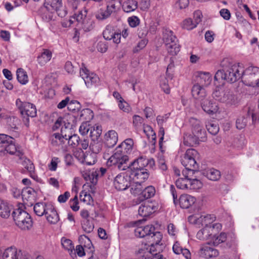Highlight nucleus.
Segmentation results:
<instances>
[{
  "mask_svg": "<svg viewBox=\"0 0 259 259\" xmlns=\"http://www.w3.org/2000/svg\"><path fill=\"white\" fill-rule=\"evenodd\" d=\"M247 118L244 116L239 117L236 122V127L239 130H242L244 128L247 124Z\"/></svg>",
  "mask_w": 259,
  "mask_h": 259,
  "instance_id": "nucleus-59",
  "label": "nucleus"
},
{
  "mask_svg": "<svg viewBox=\"0 0 259 259\" xmlns=\"http://www.w3.org/2000/svg\"><path fill=\"white\" fill-rule=\"evenodd\" d=\"M81 108V105L76 100H71L68 105V109L69 111L75 112L79 111Z\"/></svg>",
  "mask_w": 259,
  "mask_h": 259,
  "instance_id": "nucleus-57",
  "label": "nucleus"
},
{
  "mask_svg": "<svg viewBox=\"0 0 259 259\" xmlns=\"http://www.w3.org/2000/svg\"><path fill=\"white\" fill-rule=\"evenodd\" d=\"M189 122L192 126L193 135L201 139L205 137V131L203 128L200 121L196 118L192 117L190 118Z\"/></svg>",
  "mask_w": 259,
  "mask_h": 259,
  "instance_id": "nucleus-15",
  "label": "nucleus"
},
{
  "mask_svg": "<svg viewBox=\"0 0 259 259\" xmlns=\"http://www.w3.org/2000/svg\"><path fill=\"white\" fill-rule=\"evenodd\" d=\"M47 210H48L47 213H46L45 215L47 221L51 224H56L59 221V218L54 206L52 204H49L48 208Z\"/></svg>",
  "mask_w": 259,
  "mask_h": 259,
  "instance_id": "nucleus-24",
  "label": "nucleus"
},
{
  "mask_svg": "<svg viewBox=\"0 0 259 259\" xmlns=\"http://www.w3.org/2000/svg\"><path fill=\"white\" fill-rule=\"evenodd\" d=\"M62 4V0H45L44 7L47 9H51L55 12L58 9L61 7Z\"/></svg>",
  "mask_w": 259,
  "mask_h": 259,
  "instance_id": "nucleus-36",
  "label": "nucleus"
},
{
  "mask_svg": "<svg viewBox=\"0 0 259 259\" xmlns=\"http://www.w3.org/2000/svg\"><path fill=\"white\" fill-rule=\"evenodd\" d=\"M134 141L132 139H127L124 140L118 147L123 149L124 151V153H130L133 147Z\"/></svg>",
  "mask_w": 259,
  "mask_h": 259,
  "instance_id": "nucleus-43",
  "label": "nucleus"
},
{
  "mask_svg": "<svg viewBox=\"0 0 259 259\" xmlns=\"http://www.w3.org/2000/svg\"><path fill=\"white\" fill-rule=\"evenodd\" d=\"M12 206L7 202L0 198V216L3 218H8L10 215Z\"/></svg>",
  "mask_w": 259,
  "mask_h": 259,
  "instance_id": "nucleus-26",
  "label": "nucleus"
},
{
  "mask_svg": "<svg viewBox=\"0 0 259 259\" xmlns=\"http://www.w3.org/2000/svg\"><path fill=\"white\" fill-rule=\"evenodd\" d=\"M224 69L218 70L216 72L214 76V81L226 80L229 83H234L241 77L242 78L244 69L239 64L229 63Z\"/></svg>",
  "mask_w": 259,
  "mask_h": 259,
  "instance_id": "nucleus-2",
  "label": "nucleus"
},
{
  "mask_svg": "<svg viewBox=\"0 0 259 259\" xmlns=\"http://www.w3.org/2000/svg\"><path fill=\"white\" fill-rule=\"evenodd\" d=\"M78 241L80 243V245H82V247L91 249L93 247V244L91 240L85 235H80L78 238Z\"/></svg>",
  "mask_w": 259,
  "mask_h": 259,
  "instance_id": "nucleus-48",
  "label": "nucleus"
},
{
  "mask_svg": "<svg viewBox=\"0 0 259 259\" xmlns=\"http://www.w3.org/2000/svg\"><path fill=\"white\" fill-rule=\"evenodd\" d=\"M192 95L193 97L196 100L200 101L205 99L206 96V93L203 86L198 83L195 84L191 90Z\"/></svg>",
  "mask_w": 259,
  "mask_h": 259,
  "instance_id": "nucleus-20",
  "label": "nucleus"
},
{
  "mask_svg": "<svg viewBox=\"0 0 259 259\" xmlns=\"http://www.w3.org/2000/svg\"><path fill=\"white\" fill-rule=\"evenodd\" d=\"M82 228L85 232L89 233L93 231L94 227V225L89 220H86L82 224Z\"/></svg>",
  "mask_w": 259,
  "mask_h": 259,
  "instance_id": "nucleus-63",
  "label": "nucleus"
},
{
  "mask_svg": "<svg viewBox=\"0 0 259 259\" xmlns=\"http://www.w3.org/2000/svg\"><path fill=\"white\" fill-rule=\"evenodd\" d=\"M162 238V235L160 232L154 231L152 232L151 235L149 236L148 239L147 240L148 243V246L150 245H154V244L160 243Z\"/></svg>",
  "mask_w": 259,
  "mask_h": 259,
  "instance_id": "nucleus-34",
  "label": "nucleus"
},
{
  "mask_svg": "<svg viewBox=\"0 0 259 259\" xmlns=\"http://www.w3.org/2000/svg\"><path fill=\"white\" fill-rule=\"evenodd\" d=\"M80 139L76 134H73L70 137H69L67 141L69 145L74 147L79 144Z\"/></svg>",
  "mask_w": 259,
  "mask_h": 259,
  "instance_id": "nucleus-58",
  "label": "nucleus"
},
{
  "mask_svg": "<svg viewBox=\"0 0 259 259\" xmlns=\"http://www.w3.org/2000/svg\"><path fill=\"white\" fill-rule=\"evenodd\" d=\"M81 153L82 155L83 156V162L88 165H91L95 164L96 162V159L93 157V155L92 154H87V155H84L83 151H81Z\"/></svg>",
  "mask_w": 259,
  "mask_h": 259,
  "instance_id": "nucleus-54",
  "label": "nucleus"
},
{
  "mask_svg": "<svg viewBox=\"0 0 259 259\" xmlns=\"http://www.w3.org/2000/svg\"><path fill=\"white\" fill-rule=\"evenodd\" d=\"M50 141L53 146L56 147L64 144L66 140L61 133H54L51 136Z\"/></svg>",
  "mask_w": 259,
  "mask_h": 259,
  "instance_id": "nucleus-29",
  "label": "nucleus"
},
{
  "mask_svg": "<svg viewBox=\"0 0 259 259\" xmlns=\"http://www.w3.org/2000/svg\"><path fill=\"white\" fill-rule=\"evenodd\" d=\"M198 77L200 83L203 87L208 86L212 81V75L208 72H199Z\"/></svg>",
  "mask_w": 259,
  "mask_h": 259,
  "instance_id": "nucleus-27",
  "label": "nucleus"
},
{
  "mask_svg": "<svg viewBox=\"0 0 259 259\" xmlns=\"http://www.w3.org/2000/svg\"><path fill=\"white\" fill-rule=\"evenodd\" d=\"M195 201V197L188 194H183L179 198V205L182 208H188L193 204Z\"/></svg>",
  "mask_w": 259,
  "mask_h": 259,
  "instance_id": "nucleus-23",
  "label": "nucleus"
},
{
  "mask_svg": "<svg viewBox=\"0 0 259 259\" xmlns=\"http://www.w3.org/2000/svg\"><path fill=\"white\" fill-rule=\"evenodd\" d=\"M102 127L100 125H95L91 128L90 136L92 141H97L102 134Z\"/></svg>",
  "mask_w": 259,
  "mask_h": 259,
  "instance_id": "nucleus-38",
  "label": "nucleus"
},
{
  "mask_svg": "<svg viewBox=\"0 0 259 259\" xmlns=\"http://www.w3.org/2000/svg\"><path fill=\"white\" fill-rule=\"evenodd\" d=\"M242 81L247 86L259 87V68L249 67L244 70Z\"/></svg>",
  "mask_w": 259,
  "mask_h": 259,
  "instance_id": "nucleus-5",
  "label": "nucleus"
},
{
  "mask_svg": "<svg viewBox=\"0 0 259 259\" xmlns=\"http://www.w3.org/2000/svg\"><path fill=\"white\" fill-rule=\"evenodd\" d=\"M226 239L227 234L225 233H221L219 235H213L209 242L213 246H217L224 242Z\"/></svg>",
  "mask_w": 259,
  "mask_h": 259,
  "instance_id": "nucleus-39",
  "label": "nucleus"
},
{
  "mask_svg": "<svg viewBox=\"0 0 259 259\" xmlns=\"http://www.w3.org/2000/svg\"><path fill=\"white\" fill-rule=\"evenodd\" d=\"M201 104L203 110L209 114H214L219 110L218 104L216 103H212L208 99L202 101Z\"/></svg>",
  "mask_w": 259,
  "mask_h": 259,
  "instance_id": "nucleus-21",
  "label": "nucleus"
},
{
  "mask_svg": "<svg viewBox=\"0 0 259 259\" xmlns=\"http://www.w3.org/2000/svg\"><path fill=\"white\" fill-rule=\"evenodd\" d=\"M212 97L216 100L227 104L232 103L234 100V95L229 89L218 88L212 94Z\"/></svg>",
  "mask_w": 259,
  "mask_h": 259,
  "instance_id": "nucleus-8",
  "label": "nucleus"
},
{
  "mask_svg": "<svg viewBox=\"0 0 259 259\" xmlns=\"http://www.w3.org/2000/svg\"><path fill=\"white\" fill-rule=\"evenodd\" d=\"M18 81L22 84H25L28 81V77L26 72L22 68H18L16 71Z\"/></svg>",
  "mask_w": 259,
  "mask_h": 259,
  "instance_id": "nucleus-40",
  "label": "nucleus"
},
{
  "mask_svg": "<svg viewBox=\"0 0 259 259\" xmlns=\"http://www.w3.org/2000/svg\"><path fill=\"white\" fill-rule=\"evenodd\" d=\"M80 75L88 87L96 84L99 81L98 76L95 74L90 73L89 70L85 67L80 70Z\"/></svg>",
  "mask_w": 259,
  "mask_h": 259,
  "instance_id": "nucleus-11",
  "label": "nucleus"
},
{
  "mask_svg": "<svg viewBox=\"0 0 259 259\" xmlns=\"http://www.w3.org/2000/svg\"><path fill=\"white\" fill-rule=\"evenodd\" d=\"M155 194V188L152 186H149L143 189L141 196H140L139 198L141 200H143L153 197Z\"/></svg>",
  "mask_w": 259,
  "mask_h": 259,
  "instance_id": "nucleus-37",
  "label": "nucleus"
},
{
  "mask_svg": "<svg viewBox=\"0 0 259 259\" xmlns=\"http://www.w3.org/2000/svg\"><path fill=\"white\" fill-rule=\"evenodd\" d=\"M211 245L208 242L202 245L199 251V255L201 257L207 258L208 257H215L219 255L218 250L211 247Z\"/></svg>",
  "mask_w": 259,
  "mask_h": 259,
  "instance_id": "nucleus-14",
  "label": "nucleus"
},
{
  "mask_svg": "<svg viewBox=\"0 0 259 259\" xmlns=\"http://www.w3.org/2000/svg\"><path fill=\"white\" fill-rule=\"evenodd\" d=\"M157 209V207L154 203L148 201L140 206L138 213L142 217H147L156 211Z\"/></svg>",
  "mask_w": 259,
  "mask_h": 259,
  "instance_id": "nucleus-16",
  "label": "nucleus"
},
{
  "mask_svg": "<svg viewBox=\"0 0 259 259\" xmlns=\"http://www.w3.org/2000/svg\"><path fill=\"white\" fill-rule=\"evenodd\" d=\"M198 154L197 151L195 149H188L184 155L182 157V164L185 167L196 169L198 166L195 159L197 157Z\"/></svg>",
  "mask_w": 259,
  "mask_h": 259,
  "instance_id": "nucleus-7",
  "label": "nucleus"
},
{
  "mask_svg": "<svg viewBox=\"0 0 259 259\" xmlns=\"http://www.w3.org/2000/svg\"><path fill=\"white\" fill-rule=\"evenodd\" d=\"M22 255L20 250H17L15 247H9L3 253V259H21Z\"/></svg>",
  "mask_w": 259,
  "mask_h": 259,
  "instance_id": "nucleus-22",
  "label": "nucleus"
},
{
  "mask_svg": "<svg viewBox=\"0 0 259 259\" xmlns=\"http://www.w3.org/2000/svg\"><path fill=\"white\" fill-rule=\"evenodd\" d=\"M62 118L64 125L62 127L74 128V127L76 126L77 121L75 116L71 114H68Z\"/></svg>",
  "mask_w": 259,
  "mask_h": 259,
  "instance_id": "nucleus-28",
  "label": "nucleus"
},
{
  "mask_svg": "<svg viewBox=\"0 0 259 259\" xmlns=\"http://www.w3.org/2000/svg\"><path fill=\"white\" fill-rule=\"evenodd\" d=\"M182 27L187 30H191L197 27V25L195 24L192 19L189 18L185 19L182 24Z\"/></svg>",
  "mask_w": 259,
  "mask_h": 259,
  "instance_id": "nucleus-50",
  "label": "nucleus"
},
{
  "mask_svg": "<svg viewBox=\"0 0 259 259\" xmlns=\"http://www.w3.org/2000/svg\"><path fill=\"white\" fill-rule=\"evenodd\" d=\"M214 217H212L211 215L207 214L206 215H200L198 214L197 219L195 225L200 227V225L203 226L206 224H211L214 221Z\"/></svg>",
  "mask_w": 259,
  "mask_h": 259,
  "instance_id": "nucleus-35",
  "label": "nucleus"
},
{
  "mask_svg": "<svg viewBox=\"0 0 259 259\" xmlns=\"http://www.w3.org/2000/svg\"><path fill=\"white\" fill-rule=\"evenodd\" d=\"M142 183L141 182H135V184L131 186V192L133 194L141 196L143 190Z\"/></svg>",
  "mask_w": 259,
  "mask_h": 259,
  "instance_id": "nucleus-47",
  "label": "nucleus"
},
{
  "mask_svg": "<svg viewBox=\"0 0 259 259\" xmlns=\"http://www.w3.org/2000/svg\"><path fill=\"white\" fill-rule=\"evenodd\" d=\"M178 41L176 36L170 34L166 38L165 44L167 46V49L169 54L176 57L177 54L178 47L177 42Z\"/></svg>",
  "mask_w": 259,
  "mask_h": 259,
  "instance_id": "nucleus-18",
  "label": "nucleus"
},
{
  "mask_svg": "<svg viewBox=\"0 0 259 259\" xmlns=\"http://www.w3.org/2000/svg\"><path fill=\"white\" fill-rule=\"evenodd\" d=\"M16 224L22 230H28L32 226L31 216L21 207L14 209L12 213Z\"/></svg>",
  "mask_w": 259,
  "mask_h": 259,
  "instance_id": "nucleus-3",
  "label": "nucleus"
},
{
  "mask_svg": "<svg viewBox=\"0 0 259 259\" xmlns=\"http://www.w3.org/2000/svg\"><path fill=\"white\" fill-rule=\"evenodd\" d=\"M138 4L136 0H125L122 4V9L124 12L130 13L137 9Z\"/></svg>",
  "mask_w": 259,
  "mask_h": 259,
  "instance_id": "nucleus-30",
  "label": "nucleus"
},
{
  "mask_svg": "<svg viewBox=\"0 0 259 259\" xmlns=\"http://www.w3.org/2000/svg\"><path fill=\"white\" fill-rule=\"evenodd\" d=\"M102 148V143L98 142V141H92L90 146V148L93 153L94 155L99 153L101 151Z\"/></svg>",
  "mask_w": 259,
  "mask_h": 259,
  "instance_id": "nucleus-53",
  "label": "nucleus"
},
{
  "mask_svg": "<svg viewBox=\"0 0 259 259\" xmlns=\"http://www.w3.org/2000/svg\"><path fill=\"white\" fill-rule=\"evenodd\" d=\"M0 148H4L7 153L12 154L16 152L15 139L8 135L0 134Z\"/></svg>",
  "mask_w": 259,
  "mask_h": 259,
  "instance_id": "nucleus-9",
  "label": "nucleus"
},
{
  "mask_svg": "<svg viewBox=\"0 0 259 259\" xmlns=\"http://www.w3.org/2000/svg\"><path fill=\"white\" fill-rule=\"evenodd\" d=\"M56 18L55 12L51 10V9H47L45 8L43 13L42 14V18L46 22L54 20Z\"/></svg>",
  "mask_w": 259,
  "mask_h": 259,
  "instance_id": "nucleus-44",
  "label": "nucleus"
},
{
  "mask_svg": "<svg viewBox=\"0 0 259 259\" xmlns=\"http://www.w3.org/2000/svg\"><path fill=\"white\" fill-rule=\"evenodd\" d=\"M36 196V191L30 187L24 188L22 191V197L23 201H27L28 205H32L35 200Z\"/></svg>",
  "mask_w": 259,
  "mask_h": 259,
  "instance_id": "nucleus-19",
  "label": "nucleus"
},
{
  "mask_svg": "<svg viewBox=\"0 0 259 259\" xmlns=\"http://www.w3.org/2000/svg\"><path fill=\"white\" fill-rule=\"evenodd\" d=\"M6 122L8 127L11 130L17 129L19 119L16 116H9L6 118Z\"/></svg>",
  "mask_w": 259,
  "mask_h": 259,
  "instance_id": "nucleus-46",
  "label": "nucleus"
},
{
  "mask_svg": "<svg viewBox=\"0 0 259 259\" xmlns=\"http://www.w3.org/2000/svg\"><path fill=\"white\" fill-rule=\"evenodd\" d=\"M16 106L23 118V122L28 126L29 122V117H34L36 116L37 110L35 106L29 102H22L20 99L16 100Z\"/></svg>",
  "mask_w": 259,
  "mask_h": 259,
  "instance_id": "nucleus-4",
  "label": "nucleus"
},
{
  "mask_svg": "<svg viewBox=\"0 0 259 259\" xmlns=\"http://www.w3.org/2000/svg\"><path fill=\"white\" fill-rule=\"evenodd\" d=\"M130 175V178L134 182H144L147 180L149 174L147 169H126Z\"/></svg>",
  "mask_w": 259,
  "mask_h": 259,
  "instance_id": "nucleus-12",
  "label": "nucleus"
},
{
  "mask_svg": "<svg viewBox=\"0 0 259 259\" xmlns=\"http://www.w3.org/2000/svg\"><path fill=\"white\" fill-rule=\"evenodd\" d=\"M206 176L209 180L216 181L220 179L221 172L217 169L211 168L207 170Z\"/></svg>",
  "mask_w": 259,
  "mask_h": 259,
  "instance_id": "nucleus-42",
  "label": "nucleus"
},
{
  "mask_svg": "<svg viewBox=\"0 0 259 259\" xmlns=\"http://www.w3.org/2000/svg\"><path fill=\"white\" fill-rule=\"evenodd\" d=\"M130 175L119 174L115 178L114 185L116 189L122 191L130 186Z\"/></svg>",
  "mask_w": 259,
  "mask_h": 259,
  "instance_id": "nucleus-13",
  "label": "nucleus"
},
{
  "mask_svg": "<svg viewBox=\"0 0 259 259\" xmlns=\"http://www.w3.org/2000/svg\"><path fill=\"white\" fill-rule=\"evenodd\" d=\"M121 33H103L104 38L106 40H112L115 44H119L120 42Z\"/></svg>",
  "mask_w": 259,
  "mask_h": 259,
  "instance_id": "nucleus-49",
  "label": "nucleus"
},
{
  "mask_svg": "<svg viewBox=\"0 0 259 259\" xmlns=\"http://www.w3.org/2000/svg\"><path fill=\"white\" fill-rule=\"evenodd\" d=\"M73 128L70 127L67 128L65 127H62L61 130V133L64 138L65 140L67 141V139L72 136L73 134Z\"/></svg>",
  "mask_w": 259,
  "mask_h": 259,
  "instance_id": "nucleus-62",
  "label": "nucleus"
},
{
  "mask_svg": "<svg viewBox=\"0 0 259 259\" xmlns=\"http://www.w3.org/2000/svg\"><path fill=\"white\" fill-rule=\"evenodd\" d=\"M201 139L198 138L194 135L193 136L191 134H186L184 136V144L188 146H192L198 142V140Z\"/></svg>",
  "mask_w": 259,
  "mask_h": 259,
  "instance_id": "nucleus-41",
  "label": "nucleus"
},
{
  "mask_svg": "<svg viewBox=\"0 0 259 259\" xmlns=\"http://www.w3.org/2000/svg\"><path fill=\"white\" fill-rule=\"evenodd\" d=\"M105 144L109 147H113L117 142L118 136L117 133L113 130L109 131L105 135Z\"/></svg>",
  "mask_w": 259,
  "mask_h": 259,
  "instance_id": "nucleus-25",
  "label": "nucleus"
},
{
  "mask_svg": "<svg viewBox=\"0 0 259 259\" xmlns=\"http://www.w3.org/2000/svg\"><path fill=\"white\" fill-rule=\"evenodd\" d=\"M190 184H189V189L193 190H198L202 188V183L201 182L197 179H191L190 180Z\"/></svg>",
  "mask_w": 259,
  "mask_h": 259,
  "instance_id": "nucleus-55",
  "label": "nucleus"
},
{
  "mask_svg": "<svg viewBox=\"0 0 259 259\" xmlns=\"http://www.w3.org/2000/svg\"><path fill=\"white\" fill-rule=\"evenodd\" d=\"M115 11V5L110 4L106 7L101 8L97 11L95 13V16L98 21H103L108 18Z\"/></svg>",
  "mask_w": 259,
  "mask_h": 259,
  "instance_id": "nucleus-10",
  "label": "nucleus"
},
{
  "mask_svg": "<svg viewBox=\"0 0 259 259\" xmlns=\"http://www.w3.org/2000/svg\"><path fill=\"white\" fill-rule=\"evenodd\" d=\"M149 250L150 252H157L160 254V252L163 250L164 248V246L162 243L154 244V245H150Z\"/></svg>",
  "mask_w": 259,
  "mask_h": 259,
  "instance_id": "nucleus-60",
  "label": "nucleus"
},
{
  "mask_svg": "<svg viewBox=\"0 0 259 259\" xmlns=\"http://www.w3.org/2000/svg\"><path fill=\"white\" fill-rule=\"evenodd\" d=\"M98 177H99V174L97 172V170H96L95 171L93 170L92 172H89L88 175V179L87 177H85V179L86 180H89L93 185V186H94V185L97 183Z\"/></svg>",
  "mask_w": 259,
  "mask_h": 259,
  "instance_id": "nucleus-56",
  "label": "nucleus"
},
{
  "mask_svg": "<svg viewBox=\"0 0 259 259\" xmlns=\"http://www.w3.org/2000/svg\"><path fill=\"white\" fill-rule=\"evenodd\" d=\"M22 165L29 172H31L34 171V164L29 159L25 158L22 162Z\"/></svg>",
  "mask_w": 259,
  "mask_h": 259,
  "instance_id": "nucleus-61",
  "label": "nucleus"
},
{
  "mask_svg": "<svg viewBox=\"0 0 259 259\" xmlns=\"http://www.w3.org/2000/svg\"><path fill=\"white\" fill-rule=\"evenodd\" d=\"M129 158L127 155H122L117 152L108 159L106 164L109 166H114L119 170L146 169V166L152 167L155 165L153 159H147L143 156L139 157L127 164V162Z\"/></svg>",
  "mask_w": 259,
  "mask_h": 259,
  "instance_id": "nucleus-1",
  "label": "nucleus"
},
{
  "mask_svg": "<svg viewBox=\"0 0 259 259\" xmlns=\"http://www.w3.org/2000/svg\"><path fill=\"white\" fill-rule=\"evenodd\" d=\"M222 228V225L220 223L213 224H208L200 229L196 234V237L200 240H206L211 238V236L215 232L220 231Z\"/></svg>",
  "mask_w": 259,
  "mask_h": 259,
  "instance_id": "nucleus-6",
  "label": "nucleus"
},
{
  "mask_svg": "<svg viewBox=\"0 0 259 259\" xmlns=\"http://www.w3.org/2000/svg\"><path fill=\"white\" fill-rule=\"evenodd\" d=\"M206 128L208 132L213 135H217L219 132V125L213 122H209L206 124Z\"/></svg>",
  "mask_w": 259,
  "mask_h": 259,
  "instance_id": "nucleus-51",
  "label": "nucleus"
},
{
  "mask_svg": "<svg viewBox=\"0 0 259 259\" xmlns=\"http://www.w3.org/2000/svg\"><path fill=\"white\" fill-rule=\"evenodd\" d=\"M61 244L63 248L68 251L72 257L75 256V251H74V246L71 240L63 237L61 239Z\"/></svg>",
  "mask_w": 259,
  "mask_h": 259,
  "instance_id": "nucleus-31",
  "label": "nucleus"
},
{
  "mask_svg": "<svg viewBox=\"0 0 259 259\" xmlns=\"http://www.w3.org/2000/svg\"><path fill=\"white\" fill-rule=\"evenodd\" d=\"M87 11L84 10H79L74 13L72 19L76 20L78 22H82L87 16Z\"/></svg>",
  "mask_w": 259,
  "mask_h": 259,
  "instance_id": "nucleus-52",
  "label": "nucleus"
},
{
  "mask_svg": "<svg viewBox=\"0 0 259 259\" xmlns=\"http://www.w3.org/2000/svg\"><path fill=\"white\" fill-rule=\"evenodd\" d=\"M144 132L146 134L149 142L152 145H154L156 141V134L150 126H146L144 127Z\"/></svg>",
  "mask_w": 259,
  "mask_h": 259,
  "instance_id": "nucleus-45",
  "label": "nucleus"
},
{
  "mask_svg": "<svg viewBox=\"0 0 259 259\" xmlns=\"http://www.w3.org/2000/svg\"><path fill=\"white\" fill-rule=\"evenodd\" d=\"M48 205L46 203L42 202H38L35 204L33 207V210L35 213L39 217L46 214L47 213L48 210L47 209L48 208Z\"/></svg>",
  "mask_w": 259,
  "mask_h": 259,
  "instance_id": "nucleus-32",
  "label": "nucleus"
},
{
  "mask_svg": "<svg viewBox=\"0 0 259 259\" xmlns=\"http://www.w3.org/2000/svg\"><path fill=\"white\" fill-rule=\"evenodd\" d=\"M195 169L193 168H189V167H185L182 171V178L185 179H191V177L194 174V171Z\"/></svg>",
  "mask_w": 259,
  "mask_h": 259,
  "instance_id": "nucleus-64",
  "label": "nucleus"
},
{
  "mask_svg": "<svg viewBox=\"0 0 259 259\" xmlns=\"http://www.w3.org/2000/svg\"><path fill=\"white\" fill-rule=\"evenodd\" d=\"M52 52L48 49H44L40 56L37 57V61L39 64L44 65L49 62L52 58Z\"/></svg>",
  "mask_w": 259,
  "mask_h": 259,
  "instance_id": "nucleus-33",
  "label": "nucleus"
},
{
  "mask_svg": "<svg viewBox=\"0 0 259 259\" xmlns=\"http://www.w3.org/2000/svg\"><path fill=\"white\" fill-rule=\"evenodd\" d=\"M155 230V228L154 226L147 225L146 226H141L137 228L135 230V234L137 237L140 238H145L146 240L148 239L149 236L152 234V232Z\"/></svg>",
  "mask_w": 259,
  "mask_h": 259,
  "instance_id": "nucleus-17",
  "label": "nucleus"
}]
</instances>
